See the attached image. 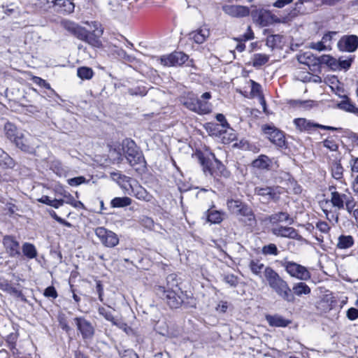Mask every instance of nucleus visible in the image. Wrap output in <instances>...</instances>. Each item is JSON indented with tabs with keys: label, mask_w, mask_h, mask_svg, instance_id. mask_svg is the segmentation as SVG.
Here are the masks:
<instances>
[{
	"label": "nucleus",
	"mask_w": 358,
	"mask_h": 358,
	"mask_svg": "<svg viewBox=\"0 0 358 358\" xmlns=\"http://www.w3.org/2000/svg\"><path fill=\"white\" fill-rule=\"evenodd\" d=\"M264 277L270 288L283 301L294 303L295 297L288 282L284 280L274 269L266 266L264 271Z\"/></svg>",
	"instance_id": "nucleus-1"
},
{
	"label": "nucleus",
	"mask_w": 358,
	"mask_h": 358,
	"mask_svg": "<svg viewBox=\"0 0 358 358\" xmlns=\"http://www.w3.org/2000/svg\"><path fill=\"white\" fill-rule=\"evenodd\" d=\"M121 146L122 148L118 146V148H115L113 150L117 152V158L118 159H122V150L129 164L134 167L136 171L143 170L145 168L146 162L143 153L138 150L133 140L129 138L123 140Z\"/></svg>",
	"instance_id": "nucleus-2"
},
{
	"label": "nucleus",
	"mask_w": 358,
	"mask_h": 358,
	"mask_svg": "<svg viewBox=\"0 0 358 358\" xmlns=\"http://www.w3.org/2000/svg\"><path fill=\"white\" fill-rule=\"evenodd\" d=\"M3 131L6 137L21 150L28 153L34 151V147L29 144L24 134L13 123L7 122L4 124Z\"/></svg>",
	"instance_id": "nucleus-3"
},
{
	"label": "nucleus",
	"mask_w": 358,
	"mask_h": 358,
	"mask_svg": "<svg viewBox=\"0 0 358 358\" xmlns=\"http://www.w3.org/2000/svg\"><path fill=\"white\" fill-rule=\"evenodd\" d=\"M329 201L336 209L340 210L345 208L349 213H352L356 206V201L348 189L344 192H334Z\"/></svg>",
	"instance_id": "nucleus-4"
},
{
	"label": "nucleus",
	"mask_w": 358,
	"mask_h": 358,
	"mask_svg": "<svg viewBox=\"0 0 358 358\" xmlns=\"http://www.w3.org/2000/svg\"><path fill=\"white\" fill-rule=\"evenodd\" d=\"M155 292L159 297L166 301L171 308H178L184 301L185 294L182 290H181V293L174 290L165 291L164 286L159 285L155 287Z\"/></svg>",
	"instance_id": "nucleus-5"
},
{
	"label": "nucleus",
	"mask_w": 358,
	"mask_h": 358,
	"mask_svg": "<svg viewBox=\"0 0 358 358\" xmlns=\"http://www.w3.org/2000/svg\"><path fill=\"white\" fill-rule=\"evenodd\" d=\"M298 60L301 64L310 65V63L326 64L333 71H338V59L329 55H323L315 57L310 52H306L298 57Z\"/></svg>",
	"instance_id": "nucleus-6"
},
{
	"label": "nucleus",
	"mask_w": 358,
	"mask_h": 358,
	"mask_svg": "<svg viewBox=\"0 0 358 358\" xmlns=\"http://www.w3.org/2000/svg\"><path fill=\"white\" fill-rule=\"evenodd\" d=\"M280 265L292 278L306 281L310 279L311 274L306 267L292 261H281Z\"/></svg>",
	"instance_id": "nucleus-7"
},
{
	"label": "nucleus",
	"mask_w": 358,
	"mask_h": 358,
	"mask_svg": "<svg viewBox=\"0 0 358 358\" xmlns=\"http://www.w3.org/2000/svg\"><path fill=\"white\" fill-rule=\"evenodd\" d=\"M228 210L233 214L244 217L248 221H255V216L248 205L240 200L229 199L227 202Z\"/></svg>",
	"instance_id": "nucleus-8"
},
{
	"label": "nucleus",
	"mask_w": 358,
	"mask_h": 358,
	"mask_svg": "<svg viewBox=\"0 0 358 358\" xmlns=\"http://www.w3.org/2000/svg\"><path fill=\"white\" fill-rule=\"evenodd\" d=\"M254 192L255 194L261 197L260 199L263 203L277 202L282 194L281 188L278 186L256 187Z\"/></svg>",
	"instance_id": "nucleus-9"
},
{
	"label": "nucleus",
	"mask_w": 358,
	"mask_h": 358,
	"mask_svg": "<svg viewBox=\"0 0 358 358\" xmlns=\"http://www.w3.org/2000/svg\"><path fill=\"white\" fill-rule=\"evenodd\" d=\"M94 232L101 243L106 247L113 248L119 243L117 235L112 231L104 227H97Z\"/></svg>",
	"instance_id": "nucleus-10"
},
{
	"label": "nucleus",
	"mask_w": 358,
	"mask_h": 358,
	"mask_svg": "<svg viewBox=\"0 0 358 358\" xmlns=\"http://www.w3.org/2000/svg\"><path fill=\"white\" fill-rule=\"evenodd\" d=\"M262 130L272 143L279 148L285 147V137L282 131L271 125L262 126Z\"/></svg>",
	"instance_id": "nucleus-11"
},
{
	"label": "nucleus",
	"mask_w": 358,
	"mask_h": 358,
	"mask_svg": "<svg viewBox=\"0 0 358 358\" xmlns=\"http://www.w3.org/2000/svg\"><path fill=\"white\" fill-rule=\"evenodd\" d=\"M73 320L83 339H91L93 337L95 330L90 321L83 317H76Z\"/></svg>",
	"instance_id": "nucleus-12"
},
{
	"label": "nucleus",
	"mask_w": 358,
	"mask_h": 358,
	"mask_svg": "<svg viewBox=\"0 0 358 358\" xmlns=\"http://www.w3.org/2000/svg\"><path fill=\"white\" fill-rule=\"evenodd\" d=\"M337 46L341 51L353 52L358 48V36L356 35L343 36L338 41Z\"/></svg>",
	"instance_id": "nucleus-13"
},
{
	"label": "nucleus",
	"mask_w": 358,
	"mask_h": 358,
	"mask_svg": "<svg viewBox=\"0 0 358 358\" xmlns=\"http://www.w3.org/2000/svg\"><path fill=\"white\" fill-rule=\"evenodd\" d=\"M188 59V56L182 52H174L161 57V63L164 66H180Z\"/></svg>",
	"instance_id": "nucleus-14"
},
{
	"label": "nucleus",
	"mask_w": 358,
	"mask_h": 358,
	"mask_svg": "<svg viewBox=\"0 0 358 358\" xmlns=\"http://www.w3.org/2000/svg\"><path fill=\"white\" fill-rule=\"evenodd\" d=\"M271 231L273 234L278 237L288 238L297 241H301L303 239L302 236L299 234L298 231L291 227L278 226L273 227L271 229Z\"/></svg>",
	"instance_id": "nucleus-15"
},
{
	"label": "nucleus",
	"mask_w": 358,
	"mask_h": 358,
	"mask_svg": "<svg viewBox=\"0 0 358 358\" xmlns=\"http://www.w3.org/2000/svg\"><path fill=\"white\" fill-rule=\"evenodd\" d=\"M3 243L6 251L11 257H17L20 255V248L18 241L12 236H5Z\"/></svg>",
	"instance_id": "nucleus-16"
},
{
	"label": "nucleus",
	"mask_w": 358,
	"mask_h": 358,
	"mask_svg": "<svg viewBox=\"0 0 358 358\" xmlns=\"http://www.w3.org/2000/svg\"><path fill=\"white\" fill-rule=\"evenodd\" d=\"M222 10L234 17H243L250 14L249 8L241 5H225L222 7Z\"/></svg>",
	"instance_id": "nucleus-17"
},
{
	"label": "nucleus",
	"mask_w": 358,
	"mask_h": 358,
	"mask_svg": "<svg viewBox=\"0 0 358 358\" xmlns=\"http://www.w3.org/2000/svg\"><path fill=\"white\" fill-rule=\"evenodd\" d=\"M211 98V94L210 92H205L201 95V99L197 98V103L196 104L195 113L199 115H205L211 113L212 104L207 101V100Z\"/></svg>",
	"instance_id": "nucleus-18"
},
{
	"label": "nucleus",
	"mask_w": 358,
	"mask_h": 358,
	"mask_svg": "<svg viewBox=\"0 0 358 358\" xmlns=\"http://www.w3.org/2000/svg\"><path fill=\"white\" fill-rule=\"evenodd\" d=\"M294 123L296 129L301 132L306 131L310 134L318 128V123H315L306 118H296L294 120Z\"/></svg>",
	"instance_id": "nucleus-19"
},
{
	"label": "nucleus",
	"mask_w": 358,
	"mask_h": 358,
	"mask_svg": "<svg viewBox=\"0 0 358 358\" xmlns=\"http://www.w3.org/2000/svg\"><path fill=\"white\" fill-rule=\"evenodd\" d=\"M265 318L268 324L274 327H285L291 323L289 320L278 314L266 315Z\"/></svg>",
	"instance_id": "nucleus-20"
},
{
	"label": "nucleus",
	"mask_w": 358,
	"mask_h": 358,
	"mask_svg": "<svg viewBox=\"0 0 358 358\" xmlns=\"http://www.w3.org/2000/svg\"><path fill=\"white\" fill-rule=\"evenodd\" d=\"M338 107L348 113H352L358 117V107L347 96H344L342 100L338 103Z\"/></svg>",
	"instance_id": "nucleus-21"
},
{
	"label": "nucleus",
	"mask_w": 358,
	"mask_h": 358,
	"mask_svg": "<svg viewBox=\"0 0 358 358\" xmlns=\"http://www.w3.org/2000/svg\"><path fill=\"white\" fill-rule=\"evenodd\" d=\"M195 155L202 166L204 173L206 174H209L210 176H213L214 170L212 168L213 163L211 159L209 157H206L204 154L200 151L196 152Z\"/></svg>",
	"instance_id": "nucleus-22"
},
{
	"label": "nucleus",
	"mask_w": 358,
	"mask_h": 358,
	"mask_svg": "<svg viewBox=\"0 0 358 358\" xmlns=\"http://www.w3.org/2000/svg\"><path fill=\"white\" fill-rule=\"evenodd\" d=\"M210 31L207 28H201L189 34V38L193 39L196 43L201 44L204 43L209 36Z\"/></svg>",
	"instance_id": "nucleus-23"
},
{
	"label": "nucleus",
	"mask_w": 358,
	"mask_h": 358,
	"mask_svg": "<svg viewBox=\"0 0 358 358\" xmlns=\"http://www.w3.org/2000/svg\"><path fill=\"white\" fill-rule=\"evenodd\" d=\"M267 220L271 224L286 222L291 224L294 222V220L291 218L289 215L286 212H278L277 213L272 214L268 217Z\"/></svg>",
	"instance_id": "nucleus-24"
},
{
	"label": "nucleus",
	"mask_w": 358,
	"mask_h": 358,
	"mask_svg": "<svg viewBox=\"0 0 358 358\" xmlns=\"http://www.w3.org/2000/svg\"><path fill=\"white\" fill-rule=\"evenodd\" d=\"M180 279L178 278V276L174 274H170L166 278V285L164 286L165 287V291H172L174 290L176 292H179L181 293L182 289L179 287V284Z\"/></svg>",
	"instance_id": "nucleus-25"
},
{
	"label": "nucleus",
	"mask_w": 358,
	"mask_h": 358,
	"mask_svg": "<svg viewBox=\"0 0 358 358\" xmlns=\"http://www.w3.org/2000/svg\"><path fill=\"white\" fill-rule=\"evenodd\" d=\"M355 243V239L351 235L342 234L338 236L336 248L340 250H346L351 248Z\"/></svg>",
	"instance_id": "nucleus-26"
},
{
	"label": "nucleus",
	"mask_w": 358,
	"mask_h": 358,
	"mask_svg": "<svg viewBox=\"0 0 358 358\" xmlns=\"http://www.w3.org/2000/svg\"><path fill=\"white\" fill-rule=\"evenodd\" d=\"M291 289L294 296H301L302 295H308L311 292L310 287L303 282L294 283Z\"/></svg>",
	"instance_id": "nucleus-27"
},
{
	"label": "nucleus",
	"mask_w": 358,
	"mask_h": 358,
	"mask_svg": "<svg viewBox=\"0 0 358 358\" xmlns=\"http://www.w3.org/2000/svg\"><path fill=\"white\" fill-rule=\"evenodd\" d=\"M181 103L189 110L195 112L197 97L193 93H188L180 98Z\"/></svg>",
	"instance_id": "nucleus-28"
},
{
	"label": "nucleus",
	"mask_w": 358,
	"mask_h": 358,
	"mask_svg": "<svg viewBox=\"0 0 358 358\" xmlns=\"http://www.w3.org/2000/svg\"><path fill=\"white\" fill-rule=\"evenodd\" d=\"M15 166L13 159L0 148V166L3 169H13Z\"/></svg>",
	"instance_id": "nucleus-29"
},
{
	"label": "nucleus",
	"mask_w": 358,
	"mask_h": 358,
	"mask_svg": "<svg viewBox=\"0 0 358 358\" xmlns=\"http://www.w3.org/2000/svg\"><path fill=\"white\" fill-rule=\"evenodd\" d=\"M133 192L136 199L145 202H150L153 199L152 195L141 186L133 188Z\"/></svg>",
	"instance_id": "nucleus-30"
},
{
	"label": "nucleus",
	"mask_w": 358,
	"mask_h": 358,
	"mask_svg": "<svg viewBox=\"0 0 358 358\" xmlns=\"http://www.w3.org/2000/svg\"><path fill=\"white\" fill-rule=\"evenodd\" d=\"M343 167L340 161H334L331 164V176L336 180H341L343 176Z\"/></svg>",
	"instance_id": "nucleus-31"
},
{
	"label": "nucleus",
	"mask_w": 358,
	"mask_h": 358,
	"mask_svg": "<svg viewBox=\"0 0 358 358\" xmlns=\"http://www.w3.org/2000/svg\"><path fill=\"white\" fill-rule=\"evenodd\" d=\"M269 60V56L266 54L256 53L252 57V66L255 68H259L266 64Z\"/></svg>",
	"instance_id": "nucleus-32"
},
{
	"label": "nucleus",
	"mask_w": 358,
	"mask_h": 358,
	"mask_svg": "<svg viewBox=\"0 0 358 358\" xmlns=\"http://www.w3.org/2000/svg\"><path fill=\"white\" fill-rule=\"evenodd\" d=\"M22 252L28 259H34L37 256L36 247L29 243H24L22 247Z\"/></svg>",
	"instance_id": "nucleus-33"
},
{
	"label": "nucleus",
	"mask_w": 358,
	"mask_h": 358,
	"mask_svg": "<svg viewBox=\"0 0 358 358\" xmlns=\"http://www.w3.org/2000/svg\"><path fill=\"white\" fill-rule=\"evenodd\" d=\"M249 268L252 273L257 276H261L263 268L265 269L264 264L261 263L259 260L252 259L250 262Z\"/></svg>",
	"instance_id": "nucleus-34"
},
{
	"label": "nucleus",
	"mask_w": 358,
	"mask_h": 358,
	"mask_svg": "<svg viewBox=\"0 0 358 358\" xmlns=\"http://www.w3.org/2000/svg\"><path fill=\"white\" fill-rule=\"evenodd\" d=\"M131 203V199L129 197H115L111 201V206L113 208H122L129 206Z\"/></svg>",
	"instance_id": "nucleus-35"
},
{
	"label": "nucleus",
	"mask_w": 358,
	"mask_h": 358,
	"mask_svg": "<svg viewBox=\"0 0 358 358\" xmlns=\"http://www.w3.org/2000/svg\"><path fill=\"white\" fill-rule=\"evenodd\" d=\"M77 76L82 80H90L94 76L93 70L87 66H81L77 69Z\"/></svg>",
	"instance_id": "nucleus-36"
},
{
	"label": "nucleus",
	"mask_w": 358,
	"mask_h": 358,
	"mask_svg": "<svg viewBox=\"0 0 358 358\" xmlns=\"http://www.w3.org/2000/svg\"><path fill=\"white\" fill-rule=\"evenodd\" d=\"M55 6H59L63 8L64 12L72 13L74 10V3L70 0H55Z\"/></svg>",
	"instance_id": "nucleus-37"
},
{
	"label": "nucleus",
	"mask_w": 358,
	"mask_h": 358,
	"mask_svg": "<svg viewBox=\"0 0 358 358\" xmlns=\"http://www.w3.org/2000/svg\"><path fill=\"white\" fill-rule=\"evenodd\" d=\"M269 159L266 155H261L259 157V158L255 159L252 162V165L254 167L258 168V169H267L269 166L268 164Z\"/></svg>",
	"instance_id": "nucleus-38"
},
{
	"label": "nucleus",
	"mask_w": 358,
	"mask_h": 358,
	"mask_svg": "<svg viewBox=\"0 0 358 358\" xmlns=\"http://www.w3.org/2000/svg\"><path fill=\"white\" fill-rule=\"evenodd\" d=\"M207 221L212 224H218L222 222V217L221 213L217 210H207Z\"/></svg>",
	"instance_id": "nucleus-39"
},
{
	"label": "nucleus",
	"mask_w": 358,
	"mask_h": 358,
	"mask_svg": "<svg viewBox=\"0 0 358 358\" xmlns=\"http://www.w3.org/2000/svg\"><path fill=\"white\" fill-rule=\"evenodd\" d=\"M262 253L264 255L277 256L279 254V250L274 243H269L262 247Z\"/></svg>",
	"instance_id": "nucleus-40"
},
{
	"label": "nucleus",
	"mask_w": 358,
	"mask_h": 358,
	"mask_svg": "<svg viewBox=\"0 0 358 358\" xmlns=\"http://www.w3.org/2000/svg\"><path fill=\"white\" fill-rule=\"evenodd\" d=\"M271 13L266 10L263 9L260 14V17L258 19V22L257 24H258L262 27L267 26L271 22Z\"/></svg>",
	"instance_id": "nucleus-41"
},
{
	"label": "nucleus",
	"mask_w": 358,
	"mask_h": 358,
	"mask_svg": "<svg viewBox=\"0 0 358 358\" xmlns=\"http://www.w3.org/2000/svg\"><path fill=\"white\" fill-rule=\"evenodd\" d=\"M99 314L103 316L106 320L110 321L112 322V324L114 323V321H115V318L113 317L112 313L108 309L100 307L98 309Z\"/></svg>",
	"instance_id": "nucleus-42"
},
{
	"label": "nucleus",
	"mask_w": 358,
	"mask_h": 358,
	"mask_svg": "<svg viewBox=\"0 0 358 358\" xmlns=\"http://www.w3.org/2000/svg\"><path fill=\"white\" fill-rule=\"evenodd\" d=\"M337 34L336 31H329L325 34L322 38V43H324L329 50H331L332 40Z\"/></svg>",
	"instance_id": "nucleus-43"
},
{
	"label": "nucleus",
	"mask_w": 358,
	"mask_h": 358,
	"mask_svg": "<svg viewBox=\"0 0 358 358\" xmlns=\"http://www.w3.org/2000/svg\"><path fill=\"white\" fill-rule=\"evenodd\" d=\"M113 324L124 331L128 335H130L133 332L132 329L121 320L116 319Z\"/></svg>",
	"instance_id": "nucleus-44"
},
{
	"label": "nucleus",
	"mask_w": 358,
	"mask_h": 358,
	"mask_svg": "<svg viewBox=\"0 0 358 358\" xmlns=\"http://www.w3.org/2000/svg\"><path fill=\"white\" fill-rule=\"evenodd\" d=\"M73 31H74L73 35L78 39L83 41H85L88 33L90 32L85 28L80 27V26H78L76 29L73 30Z\"/></svg>",
	"instance_id": "nucleus-45"
},
{
	"label": "nucleus",
	"mask_w": 358,
	"mask_h": 358,
	"mask_svg": "<svg viewBox=\"0 0 358 358\" xmlns=\"http://www.w3.org/2000/svg\"><path fill=\"white\" fill-rule=\"evenodd\" d=\"M281 36L280 35H271L266 39V45L268 47L273 48L275 45L281 42Z\"/></svg>",
	"instance_id": "nucleus-46"
},
{
	"label": "nucleus",
	"mask_w": 358,
	"mask_h": 358,
	"mask_svg": "<svg viewBox=\"0 0 358 358\" xmlns=\"http://www.w3.org/2000/svg\"><path fill=\"white\" fill-rule=\"evenodd\" d=\"M38 6L41 8L48 10L55 6V0H38Z\"/></svg>",
	"instance_id": "nucleus-47"
},
{
	"label": "nucleus",
	"mask_w": 358,
	"mask_h": 358,
	"mask_svg": "<svg viewBox=\"0 0 358 358\" xmlns=\"http://www.w3.org/2000/svg\"><path fill=\"white\" fill-rule=\"evenodd\" d=\"M224 281L233 287H236L238 284V279L234 274H227L224 275Z\"/></svg>",
	"instance_id": "nucleus-48"
},
{
	"label": "nucleus",
	"mask_w": 358,
	"mask_h": 358,
	"mask_svg": "<svg viewBox=\"0 0 358 358\" xmlns=\"http://www.w3.org/2000/svg\"><path fill=\"white\" fill-rule=\"evenodd\" d=\"M84 41L94 47H99L101 45V41L97 38H96L94 34L90 32L88 33Z\"/></svg>",
	"instance_id": "nucleus-49"
},
{
	"label": "nucleus",
	"mask_w": 358,
	"mask_h": 358,
	"mask_svg": "<svg viewBox=\"0 0 358 358\" xmlns=\"http://www.w3.org/2000/svg\"><path fill=\"white\" fill-rule=\"evenodd\" d=\"M352 62V60L351 58L343 59L342 57H340L338 59V71L342 69H348L351 66Z\"/></svg>",
	"instance_id": "nucleus-50"
},
{
	"label": "nucleus",
	"mask_w": 358,
	"mask_h": 358,
	"mask_svg": "<svg viewBox=\"0 0 358 358\" xmlns=\"http://www.w3.org/2000/svg\"><path fill=\"white\" fill-rule=\"evenodd\" d=\"M87 180L84 176H78L68 179L67 182L71 186H78L86 182Z\"/></svg>",
	"instance_id": "nucleus-51"
},
{
	"label": "nucleus",
	"mask_w": 358,
	"mask_h": 358,
	"mask_svg": "<svg viewBox=\"0 0 358 358\" xmlns=\"http://www.w3.org/2000/svg\"><path fill=\"white\" fill-rule=\"evenodd\" d=\"M44 296L48 298H52L53 299L58 296L57 292L55 287L49 286L45 290L43 293Z\"/></svg>",
	"instance_id": "nucleus-52"
},
{
	"label": "nucleus",
	"mask_w": 358,
	"mask_h": 358,
	"mask_svg": "<svg viewBox=\"0 0 358 358\" xmlns=\"http://www.w3.org/2000/svg\"><path fill=\"white\" fill-rule=\"evenodd\" d=\"M64 196L66 199V200L64 201V203L70 204L73 207H78L79 205H82V203L80 201H76L70 193L65 192Z\"/></svg>",
	"instance_id": "nucleus-53"
},
{
	"label": "nucleus",
	"mask_w": 358,
	"mask_h": 358,
	"mask_svg": "<svg viewBox=\"0 0 358 358\" xmlns=\"http://www.w3.org/2000/svg\"><path fill=\"white\" fill-rule=\"evenodd\" d=\"M323 145L328 148L331 151H336L337 150L338 146L333 139L327 138L324 140L323 142Z\"/></svg>",
	"instance_id": "nucleus-54"
},
{
	"label": "nucleus",
	"mask_w": 358,
	"mask_h": 358,
	"mask_svg": "<svg viewBox=\"0 0 358 358\" xmlns=\"http://www.w3.org/2000/svg\"><path fill=\"white\" fill-rule=\"evenodd\" d=\"M310 48L318 51L330 50L328 48L327 45H326L324 43H322V40L317 43H312L310 45Z\"/></svg>",
	"instance_id": "nucleus-55"
},
{
	"label": "nucleus",
	"mask_w": 358,
	"mask_h": 358,
	"mask_svg": "<svg viewBox=\"0 0 358 358\" xmlns=\"http://www.w3.org/2000/svg\"><path fill=\"white\" fill-rule=\"evenodd\" d=\"M58 321H59L60 327L64 331H65L66 333H69L71 330V327L68 324V322H67L66 319L65 318V317L64 315L59 316Z\"/></svg>",
	"instance_id": "nucleus-56"
},
{
	"label": "nucleus",
	"mask_w": 358,
	"mask_h": 358,
	"mask_svg": "<svg viewBox=\"0 0 358 358\" xmlns=\"http://www.w3.org/2000/svg\"><path fill=\"white\" fill-rule=\"evenodd\" d=\"M316 228L322 233L327 234L330 230V227L324 221L317 222L316 224Z\"/></svg>",
	"instance_id": "nucleus-57"
},
{
	"label": "nucleus",
	"mask_w": 358,
	"mask_h": 358,
	"mask_svg": "<svg viewBox=\"0 0 358 358\" xmlns=\"http://www.w3.org/2000/svg\"><path fill=\"white\" fill-rule=\"evenodd\" d=\"M347 317L350 320H355L358 318V309L350 308L347 310Z\"/></svg>",
	"instance_id": "nucleus-58"
},
{
	"label": "nucleus",
	"mask_w": 358,
	"mask_h": 358,
	"mask_svg": "<svg viewBox=\"0 0 358 358\" xmlns=\"http://www.w3.org/2000/svg\"><path fill=\"white\" fill-rule=\"evenodd\" d=\"M293 104L294 106H301V107H303V108L312 107L313 101H310V100H306V101L294 100V101H293Z\"/></svg>",
	"instance_id": "nucleus-59"
},
{
	"label": "nucleus",
	"mask_w": 358,
	"mask_h": 358,
	"mask_svg": "<svg viewBox=\"0 0 358 358\" xmlns=\"http://www.w3.org/2000/svg\"><path fill=\"white\" fill-rule=\"evenodd\" d=\"M33 80L36 84L41 87H43L45 89H50V85L41 78L35 76L34 77Z\"/></svg>",
	"instance_id": "nucleus-60"
},
{
	"label": "nucleus",
	"mask_w": 358,
	"mask_h": 358,
	"mask_svg": "<svg viewBox=\"0 0 358 358\" xmlns=\"http://www.w3.org/2000/svg\"><path fill=\"white\" fill-rule=\"evenodd\" d=\"M262 10L263 9H257L255 8V9L252 10L251 12L250 11V15L252 17V20L255 22L257 23L258 19L260 17V14H261Z\"/></svg>",
	"instance_id": "nucleus-61"
},
{
	"label": "nucleus",
	"mask_w": 358,
	"mask_h": 358,
	"mask_svg": "<svg viewBox=\"0 0 358 358\" xmlns=\"http://www.w3.org/2000/svg\"><path fill=\"white\" fill-rule=\"evenodd\" d=\"M228 308V303L227 301H220L216 307L217 311L220 313H226Z\"/></svg>",
	"instance_id": "nucleus-62"
},
{
	"label": "nucleus",
	"mask_w": 358,
	"mask_h": 358,
	"mask_svg": "<svg viewBox=\"0 0 358 358\" xmlns=\"http://www.w3.org/2000/svg\"><path fill=\"white\" fill-rule=\"evenodd\" d=\"M293 0H277L273 3V6L278 8H282L285 7L286 5L291 3Z\"/></svg>",
	"instance_id": "nucleus-63"
},
{
	"label": "nucleus",
	"mask_w": 358,
	"mask_h": 358,
	"mask_svg": "<svg viewBox=\"0 0 358 358\" xmlns=\"http://www.w3.org/2000/svg\"><path fill=\"white\" fill-rule=\"evenodd\" d=\"M351 170L353 172H358V157L352 158L350 161Z\"/></svg>",
	"instance_id": "nucleus-64"
}]
</instances>
